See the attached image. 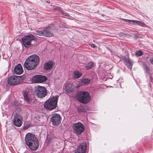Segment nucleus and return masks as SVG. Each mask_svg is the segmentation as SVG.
Wrapping results in <instances>:
<instances>
[{"label": "nucleus", "instance_id": "nucleus-1", "mask_svg": "<svg viewBox=\"0 0 153 153\" xmlns=\"http://www.w3.org/2000/svg\"><path fill=\"white\" fill-rule=\"evenodd\" d=\"M25 140L26 144L32 150H37L39 147L38 139L35 134L28 133L25 135Z\"/></svg>", "mask_w": 153, "mask_h": 153}, {"label": "nucleus", "instance_id": "nucleus-2", "mask_svg": "<svg viewBox=\"0 0 153 153\" xmlns=\"http://www.w3.org/2000/svg\"><path fill=\"white\" fill-rule=\"evenodd\" d=\"M39 61V57L36 55L29 56L26 60L24 64V67L28 70H31L35 68Z\"/></svg>", "mask_w": 153, "mask_h": 153}, {"label": "nucleus", "instance_id": "nucleus-3", "mask_svg": "<svg viewBox=\"0 0 153 153\" xmlns=\"http://www.w3.org/2000/svg\"><path fill=\"white\" fill-rule=\"evenodd\" d=\"M39 61V57L36 55L29 56L26 60L24 64V67L28 70H31L35 68Z\"/></svg>", "mask_w": 153, "mask_h": 153}, {"label": "nucleus", "instance_id": "nucleus-4", "mask_svg": "<svg viewBox=\"0 0 153 153\" xmlns=\"http://www.w3.org/2000/svg\"><path fill=\"white\" fill-rule=\"evenodd\" d=\"M37 38L32 35L24 36L22 38L24 46L26 48L32 47L36 44Z\"/></svg>", "mask_w": 153, "mask_h": 153}, {"label": "nucleus", "instance_id": "nucleus-5", "mask_svg": "<svg viewBox=\"0 0 153 153\" xmlns=\"http://www.w3.org/2000/svg\"><path fill=\"white\" fill-rule=\"evenodd\" d=\"M58 98V96L51 97L44 103V107L51 111L55 109L57 106Z\"/></svg>", "mask_w": 153, "mask_h": 153}, {"label": "nucleus", "instance_id": "nucleus-6", "mask_svg": "<svg viewBox=\"0 0 153 153\" xmlns=\"http://www.w3.org/2000/svg\"><path fill=\"white\" fill-rule=\"evenodd\" d=\"M76 98L80 102L86 104L90 101L91 97L88 92L81 91L76 95Z\"/></svg>", "mask_w": 153, "mask_h": 153}, {"label": "nucleus", "instance_id": "nucleus-7", "mask_svg": "<svg viewBox=\"0 0 153 153\" xmlns=\"http://www.w3.org/2000/svg\"><path fill=\"white\" fill-rule=\"evenodd\" d=\"M25 78V76H12L8 78L7 79L8 83L10 85H17L22 82Z\"/></svg>", "mask_w": 153, "mask_h": 153}, {"label": "nucleus", "instance_id": "nucleus-8", "mask_svg": "<svg viewBox=\"0 0 153 153\" xmlns=\"http://www.w3.org/2000/svg\"><path fill=\"white\" fill-rule=\"evenodd\" d=\"M72 128L74 133L77 135H80L85 129L84 125L80 122L73 124Z\"/></svg>", "mask_w": 153, "mask_h": 153}, {"label": "nucleus", "instance_id": "nucleus-9", "mask_svg": "<svg viewBox=\"0 0 153 153\" xmlns=\"http://www.w3.org/2000/svg\"><path fill=\"white\" fill-rule=\"evenodd\" d=\"M23 118L19 114L16 113L13 116V124L18 127H20L22 125Z\"/></svg>", "mask_w": 153, "mask_h": 153}, {"label": "nucleus", "instance_id": "nucleus-10", "mask_svg": "<svg viewBox=\"0 0 153 153\" xmlns=\"http://www.w3.org/2000/svg\"><path fill=\"white\" fill-rule=\"evenodd\" d=\"M35 91L37 96L39 98L44 97L47 94L46 89L43 86H38Z\"/></svg>", "mask_w": 153, "mask_h": 153}, {"label": "nucleus", "instance_id": "nucleus-11", "mask_svg": "<svg viewBox=\"0 0 153 153\" xmlns=\"http://www.w3.org/2000/svg\"><path fill=\"white\" fill-rule=\"evenodd\" d=\"M61 120L62 118L60 115L56 113L53 114L51 118V121L53 125L56 126L60 123Z\"/></svg>", "mask_w": 153, "mask_h": 153}, {"label": "nucleus", "instance_id": "nucleus-12", "mask_svg": "<svg viewBox=\"0 0 153 153\" xmlns=\"http://www.w3.org/2000/svg\"><path fill=\"white\" fill-rule=\"evenodd\" d=\"M24 100L25 102L30 104H32L34 103L35 100L32 99L31 97V95L28 92L25 91H24L22 93Z\"/></svg>", "mask_w": 153, "mask_h": 153}, {"label": "nucleus", "instance_id": "nucleus-13", "mask_svg": "<svg viewBox=\"0 0 153 153\" xmlns=\"http://www.w3.org/2000/svg\"><path fill=\"white\" fill-rule=\"evenodd\" d=\"M32 80L36 83H42L45 81L47 78L45 76L37 75L32 77Z\"/></svg>", "mask_w": 153, "mask_h": 153}, {"label": "nucleus", "instance_id": "nucleus-14", "mask_svg": "<svg viewBox=\"0 0 153 153\" xmlns=\"http://www.w3.org/2000/svg\"><path fill=\"white\" fill-rule=\"evenodd\" d=\"M123 20L126 22H128L130 24H133L134 25H137L144 27H147V26L144 23L140 21L125 19Z\"/></svg>", "mask_w": 153, "mask_h": 153}, {"label": "nucleus", "instance_id": "nucleus-15", "mask_svg": "<svg viewBox=\"0 0 153 153\" xmlns=\"http://www.w3.org/2000/svg\"><path fill=\"white\" fill-rule=\"evenodd\" d=\"M44 36L51 37L54 35V34L52 32V29L50 27L45 28L44 29Z\"/></svg>", "mask_w": 153, "mask_h": 153}, {"label": "nucleus", "instance_id": "nucleus-16", "mask_svg": "<svg viewBox=\"0 0 153 153\" xmlns=\"http://www.w3.org/2000/svg\"><path fill=\"white\" fill-rule=\"evenodd\" d=\"M55 65V63L52 61H49L45 63L44 65V68L46 70L52 69Z\"/></svg>", "mask_w": 153, "mask_h": 153}, {"label": "nucleus", "instance_id": "nucleus-17", "mask_svg": "<svg viewBox=\"0 0 153 153\" xmlns=\"http://www.w3.org/2000/svg\"><path fill=\"white\" fill-rule=\"evenodd\" d=\"M23 71L21 64H19L14 68V73L16 74H21Z\"/></svg>", "mask_w": 153, "mask_h": 153}, {"label": "nucleus", "instance_id": "nucleus-18", "mask_svg": "<svg viewBox=\"0 0 153 153\" xmlns=\"http://www.w3.org/2000/svg\"><path fill=\"white\" fill-rule=\"evenodd\" d=\"M87 148V146L85 142L80 143L78 146L77 149L83 153H85Z\"/></svg>", "mask_w": 153, "mask_h": 153}, {"label": "nucleus", "instance_id": "nucleus-19", "mask_svg": "<svg viewBox=\"0 0 153 153\" xmlns=\"http://www.w3.org/2000/svg\"><path fill=\"white\" fill-rule=\"evenodd\" d=\"M72 85L71 83H69L66 84L65 86V89L68 92H72Z\"/></svg>", "mask_w": 153, "mask_h": 153}, {"label": "nucleus", "instance_id": "nucleus-20", "mask_svg": "<svg viewBox=\"0 0 153 153\" xmlns=\"http://www.w3.org/2000/svg\"><path fill=\"white\" fill-rule=\"evenodd\" d=\"M82 74L78 71H75L73 72V78L76 79H77L79 78Z\"/></svg>", "mask_w": 153, "mask_h": 153}, {"label": "nucleus", "instance_id": "nucleus-21", "mask_svg": "<svg viewBox=\"0 0 153 153\" xmlns=\"http://www.w3.org/2000/svg\"><path fill=\"white\" fill-rule=\"evenodd\" d=\"M125 62L127 68L130 69H131L132 65V61L129 59Z\"/></svg>", "mask_w": 153, "mask_h": 153}, {"label": "nucleus", "instance_id": "nucleus-22", "mask_svg": "<svg viewBox=\"0 0 153 153\" xmlns=\"http://www.w3.org/2000/svg\"><path fill=\"white\" fill-rule=\"evenodd\" d=\"M86 109H87V107L84 108L82 106H79L77 108V110L78 112H84L86 111Z\"/></svg>", "mask_w": 153, "mask_h": 153}, {"label": "nucleus", "instance_id": "nucleus-23", "mask_svg": "<svg viewBox=\"0 0 153 153\" xmlns=\"http://www.w3.org/2000/svg\"><path fill=\"white\" fill-rule=\"evenodd\" d=\"M91 81V79L88 78L83 79H82V85H87Z\"/></svg>", "mask_w": 153, "mask_h": 153}, {"label": "nucleus", "instance_id": "nucleus-24", "mask_svg": "<svg viewBox=\"0 0 153 153\" xmlns=\"http://www.w3.org/2000/svg\"><path fill=\"white\" fill-rule=\"evenodd\" d=\"M34 34L36 35L39 36H44V30L43 31L41 30H36L34 32Z\"/></svg>", "mask_w": 153, "mask_h": 153}, {"label": "nucleus", "instance_id": "nucleus-25", "mask_svg": "<svg viewBox=\"0 0 153 153\" xmlns=\"http://www.w3.org/2000/svg\"><path fill=\"white\" fill-rule=\"evenodd\" d=\"M93 65V63L92 62H91L88 63V64L85 66V68L87 69H89L91 68Z\"/></svg>", "mask_w": 153, "mask_h": 153}, {"label": "nucleus", "instance_id": "nucleus-26", "mask_svg": "<svg viewBox=\"0 0 153 153\" xmlns=\"http://www.w3.org/2000/svg\"><path fill=\"white\" fill-rule=\"evenodd\" d=\"M143 54V52L141 51H136L135 53V56H142Z\"/></svg>", "mask_w": 153, "mask_h": 153}, {"label": "nucleus", "instance_id": "nucleus-27", "mask_svg": "<svg viewBox=\"0 0 153 153\" xmlns=\"http://www.w3.org/2000/svg\"><path fill=\"white\" fill-rule=\"evenodd\" d=\"M121 58L122 59V60L125 62H126L129 58H127L126 56H121Z\"/></svg>", "mask_w": 153, "mask_h": 153}, {"label": "nucleus", "instance_id": "nucleus-28", "mask_svg": "<svg viewBox=\"0 0 153 153\" xmlns=\"http://www.w3.org/2000/svg\"><path fill=\"white\" fill-rule=\"evenodd\" d=\"M144 69L148 72L149 71V68L146 65H144Z\"/></svg>", "mask_w": 153, "mask_h": 153}, {"label": "nucleus", "instance_id": "nucleus-29", "mask_svg": "<svg viewBox=\"0 0 153 153\" xmlns=\"http://www.w3.org/2000/svg\"><path fill=\"white\" fill-rule=\"evenodd\" d=\"M63 14L64 15H65V16H68V17H69V19H70V16H69V15L67 13H66V12H62Z\"/></svg>", "mask_w": 153, "mask_h": 153}, {"label": "nucleus", "instance_id": "nucleus-30", "mask_svg": "<svg viewBox=\"0 0 153 153\" xmlns=\"http://www.w3.org/2000/svg\"><path fill=\"white\" fill-rule=\"evenodd\" d=\"M149 61H150V63L152 64H153V59H150L149 60Z\"/></svg>", "mask_w": 153, "mask_h": 153}, {"label": "nucleus", "instance_id": "nucleus-31", "mask_svg": "<svg viewBox=\"0 0 153 153\" xmlns=\"http://www.w3.org/2000/svg\"><path fill=\"white\" fill-rule=\"evenodd\" d=\"M91 47L93 48H94L95 47V45L94 44H92L91 45Z\"/></svg>", "mask_w": 153, "mask_h": 153}, {"label": "nucleus", "instance_id": "nucleus-32", "mask_svg": "<svg viewBox=\"0 0 153 153\" xmlns=\"http://www.w3.org/2000/svg\"><path fill=\"white\" fill-rule=\"evenodd\" d=\"M86 107H87V106H86ZM87 109H87H86V111H87V110H88V109Z\"/></svg>", "mask_w": 153, "mask_h": 153}]
</instances>
